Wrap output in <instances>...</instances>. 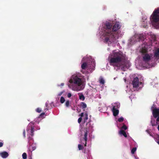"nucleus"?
I'll list each match as a JSON object with an SVG mask.
<instances>
[{
  "instance_id": "nucleus-7",
  "label": "nucleus",
  "mask_w": 159,
  "mask_h": 159,
  "mask_svg": "<svg viewBox=\"0 0 159 159\" xmlns=\"http://www.w3.org/2000/svg\"><path fill=\"white\" fill-rule=\"evenodd\" d=\"M151 19L152 21L155 22H157L159 20V8L155 9L153 14L151 16Z\"/></svg>"
},
{
  "instance_id": "nucleus-16",
  "label": "nucleus",
  "mask_w": 159,
  "mask_h": 159,
  "mask_svg": "<svg viewBox=\"0 0 159 159\" xmlns=\"http://www.w3.org/2000/svg\"><path fill=\"white\" fill-rule=\"evenodd\" d=\"M141 52L144 54H147V49L145 47L142 48L141 49Z\"/></svg>"
},
{
  "instance_id": "nucleus-12",
  "label": "nucleus",
  "mask_w": 159,
  "mask_h": 159,
  "mask_svg": "<svg viewBox=\"0 0 159 159\" xmlns=\"http://www.w3.org/2000/svg\"><path fill=\"white\" fill-rule=\"evenodd\" d=\"M152 114L155 118H157L159 116V109L154 108L152 111Z\"/></svg>"
},
{
  "instance_id": "nucleus-39",
  "label": "nucleus",
  "mask_w": 159,
  "mask_h": 159,
  "mask_svg": "<svg viewBox=\"0 0 159 159\" xmlns=\"http://www.w3.org/2000/svg\"><path fill=\"white\" fill-rule=\"evenodd\" d=\"M152 126H155L156 125L155 123H152Z\"/></svg>"
},
{
  "instance_id": "nucleus-5",
  "label": "nucleus",
  "mask_w": 159,
  "mask_h": 159,
  "mask_svg": "<svg viewBox=\"0 0 159 159\" xmlns=\"http://www.w3.org/2000/svg\"><path fill=\"white\" fill-rule=\"evenodd\" d=\"M121 26L119 22H116L113 26L111 30V33L113 34L115 37V41L118 38V30L120 28Z\"/></svg>"
},
{
  "instance_id": "nucleus-24",
  "label": "nucleus",
  "mask_w": 159,
  "mask_h": 159,
  "mask_svg": "<svg viewBox=\"0 0 159 159\" xmlns=\"http://www.w3.org/2000/svg\"><path fill=\"white\" fill-rule=\"evenodd\" d=\"M136 150V148L135 147L133 148L131 150V152L132 154H134Z\"/></svg>"
},
{
  "instance_id": "nucleus-15",
  "label": "nucleus",
  "mask_w": 159,
  "mask_h": 159,
  "mask_svg": "<svg viewBox=\"0 0 159 159\" xmlns=\"http://www.w3.org/2000/svg\"><path fill=\"white\" fill-rule=\"evenodd\" d=\"M154 57L156 58H158L159 57V48L155 50L154 55Z\"/></svg>"
},
{
  "instance_id": "nucleus-14",
  "label": "nucleus",
  "mask_w": 159,
  "mask_h": 159,
  "mask_svg": "<svg viewBox=\"0 0 159 159\" xmlns=\"http://www.w3.org/2000/svg\"><path fill=\"white\" fill-rule=\"evenodd\" d=\"M0 156L3 158H7L9 156V154L6 151H3L0 152Z\"/></svg>"
},
{
  "instance_id": "nucleus-40",
  "label": "nucleus",
  "mask_w": 159,
  "mask_h": 159,
  "mask_svg": "<svg viewBox=\"0 0 159 159\" xmlns=\"http://www.w3.org/2000/svg\"><path fill=\"white\" fill-rule=\"evenodd\" d=\"M46 106V107H48V104L47 103H46L45 104Z\"/></svg>"
},
{
  "instance_id": "nucleus-31",
  "label": "nucleus",
  "mask_w": 159,
  "mask_h": 159,
  "mask_svg": "<svg viewBox=\"0 0 159 159\" xmlns=\"http://www.w3.org/2000/svg\"><path fill=\"white\" fill-rule=\"evenodd\" d=\"M23 134L24 138L26 137L25 136V129H24L23 132Z\"/></svg>"
},
{
  "instance_id": "nucleus-28",
  "label": "nucleus",
  "mask_w": 159,
  "mask_h": 159,
  "mask_svg": "<svg viewBox=\"0 0 159 159\" xmlns=\"http://www.w3.org/2000/svg\"><path fill=\"white\" fill-rule=\"evenodd\" d=\"M70 104V102L69 100H67L66 101V103H65V105L66 107H68L69 106Z\"/></svg>"
},
{
  "instance_id": "nucleus-42",
  "label": "nucleus",
  "mask_w": 159,
  "mask_h": 159,
  "mask_svg": "<svg viewBox=\"0 0 159 159\" xmlns=\"http://www.w3.org/2000/svg\"><path fill=\"white\" fill-rule=\"evenodd\" d=\"M157 129H158V130L159 131V125H158V126Z\"/></svg>"
},
{
  "instance_id": "nucleus-30",
  "label": "nucleus",
  "mask_w": 159,
  "mask_h": 159,
  "mask_svg": "<svg viewBox=\"0 0 159 159\" xmlns=\"http://www.w3.org/2000/svg\"><path fill=\"white\" fill-rule=\"evenodd\" d=\"M45 114V113L44 112H43L39 116V118H42L43 117V116Z\"/></svg>"
},
{
  "instance_id": "nucleus-11",
  "label": "nucleus",
  "mask_w": 159,
  "mask_h": 159,
  "mask_svg": "<svg viewBox=\"0 0 159 159\" xmlns=\"http://www.w3.org/2000/svg\"><path fill=\"white\" fill-rule=\"evenodd\" d=\"M151 60V57L148 54H144L143 56V60L145 62L147 63L149 61Z\"/></svg>"
},
{
  "instance_id": "nucleus-34",
  "label": "nucleus",
  "mask_w": 159,
  "mask_h": 159,
  "mask_svg": "<svg viewBox=\"0 0 159 159\" xmlns=\"http://www.w3.org/2000/svg\"><path fill=\"white\" fill-rule=\"evenodd\" d=\"M143 36H141V35H140V36H139V39H142V38L143 37Z\"/></svg>"
},
{
  "instance_id": "nucleus-1",
  "label": "nucleus",
  "mask_w": 159,
  "mask_h": 159,
  "mask_svg": "<svg viewBox=\"0 0 159 159\" xmlns=\"http://www.w3.org/2000/svg\"><path fill=\"white\" fill-rule=\"evenodd\" d=\"M70 83L68 86L69 88L75 91L83 90L84 87L83 85V81L80 75L74 74L71 77L69 80Z\"/></svg>"
},
{
  "instance_id": "nucleus-20",
  "label": "nucleus",
  "mask_w": 159,
  "mask_h": 159,
  "mask_svg": "<svg viewBox=\"0 0 159 159\" xmlns=\"http://www.w3.org/2000/svg\"><path fill=\"white\" fill-rule=\"evenodd\" d=\"M81 106L82 108L84 109L87 107V105L84 102H82L81 103Z\"/></svg>"
},
{
  "instance_id": "nucleus-41",
  "label": "nucleus",
  "mask_w": 159,
  "mask_h": 159,
  "mask_svg": "<svg viewBox=\"0 0 159 159\" xmlns=\"http://www.w3.org/2000/svg\"><path fill=\"white\" fill-rule=\"evenodd\" d=\"M62 93H60L59 94H58V95L59 96H61V94H62Z\"/></svg>"
},
{
  "instance_id": "nucleus-47",
  "label": "nucleus",
  "mask_w": 159,
  "mask_h": 159,
  "mask_svg": "<svg viewBox=\"0 0 159 159\" xmlns=\"http://www.w3.org/2000/svg\"><path fill=\"white\" fill-rule=\"evenodd\" d=\"M157 142L159 144V141H158Z\"/></svg>"
},
{
  "instance_id": "nucleus-38",
  "label": "nucleus",
  "mask_w": 159,
  "mask_h": 159,
  "mask_svg": "<svg viewBox=\"0 0 159 159\" xmlns=\"http://www.w3.org/2000/svg\"><path fill=\"white\" fill-rule=\"evenodd\" d=\"M156 121L157 122H159V116L157 118Z\"/></svg>"
},
{
  "instance_id": "nucleus-36",
  "label": "nucleus",
  "mask_w": 159,
  "mask_h": 159,
  "mask_svg": "<svg viewBox=\"0 0 159 159\" xmlns=\"http://www.w3.org/2000/svg\"><path fill=\"white\" fill-rule=\"evenodd\" d=\"M83 115H84V113L83 112L82 113H81L80 115V116H81V117H83Z\"/></svg>"
},
{
  "instance_id": "nucleus-18",
  "label": "nucleus",
  "mask_w": 159,
  "mask_h": 159,
  "mask_svg": "<svg viewBox=\"0 0 159 159\" xmlns=\"http://www.w3.org/2000/svg\"><path fill=\"white\" fill-rule=\"evenodd\" d=\"M79 99L82 101H84L85 99V97L82 93H79Z\"/></svg>"
},
{
  "instance_id": "nucleus-10",
  "label": "nucleus",
  "mask_w": 159,
  "mask_h": 159,
  "mask_svg": "<svg viewBox=\"0 0 159 159\" xmlns=\"http://www.w3.org/2000/svg\"><path fill=\"white\" fill-rule=\"evenodd\" d=\"M120 107L119 105H117L116 107L114 106L113 107L112 109V111L113 112V115L115 116H116L119 114V111L116 108H119Z\"/></svg>"
},
{
  "instance_id": "nucleus-21",
  "label": "nucleus",
  "mask_w": 159,
  "mask_h": 159,
  "mask_svg": "<svg viewBox=\"0 0 159 159\" xmlns=\"http://www.w3.org/2000/svg\"><path fill=\"white\" fill-rule=\"evenodd\" d=\"M85 117L84 119V123L85 122H86L87 120L88 119V114L86 113L85 114Z\"/></svg>"
},
{
  "instance_id": "nucleus-3",
  "label": "nucleus",
  "mask_w": 159,
  "mask_h": 159,
  "mask_svg": "<svg viewBox=\"0 0 159 159\" xmlns=\"http://www.w3.org/2000/svg\"><path fill=\"white\" fill-rule=\"evenodd\" d=\"M112 25L109 22H106L104 26V28L105 29V32L104 33V41L105 43L108 42L111 43L115 41L114 35L111 32V27Z\"/></svg>"
},
{
  "instance_id": "nucleus-44",
  "label": "nucleus",
  "mask_w": 159,
  "mask_h": 159,
  "mask_svg": "<svg viewBox=\"0 0 159 159\" xmlns=\"http://www.w3.org/2000/svg\"><path fill=\"white\" fill-rule=\"evenodd\" d=\"M157 139L159 140V135H158L157 137Z\"/></svg>"
},
{
  "instance_id": "nucleus-4",
  "label": "nucleus",
  "mask_w": 159,
  "mask_h": 159,
  "mask_svg": "<svg viewBox=\"0 0 159 159\" xmlns=\"http://www.w3.org/2000/svg\"><path fill=\"white\" fill-rule=\"evenodd\" d=\"M34 123L33 121L31 122L28 125L27 127L26 131L28 132V143L29 144H30L33 143V139L32 137L34 135V133L35 131Z\"/></svg>"
},
{
  "instance_id": "nucleus-2",
  "label": "nucleus",
  "mask_w": 159,
  "mask_h": 159,
  "mask_svg": "<svg viewBox=\"0 0 159 159\" xmlns=\"http://www.w3.org/2000/svg\"><path fill=\"white\" fill-rule=\"evenodd\" d=\"M124 59L122 52L113 51L110 57H108L110 65L114 67H120L122 65L121 62Z\"/></svg>"
},
{
  "instance_id": "nucleus-37",
  "label": "nucleus",
  "mask_w": 159,
  "mask_h": 159,
  "mask_svg": "<svg viewBox=\"0 0 159 159\" xmlns=\"http://www.w3.org/2000/svg\"><path fill=\"white\" fill-rule=\"evenodd\" d=\"M143 27L144 28H146L147 27V25H143Z\"/></svg>"
},
{
  "instance_id": "nucleus-17",
  "label": "nucleus",
  "mask_w": 159,
  "mask_h": 159,
  "mask_svg": "<svg viewBox=\"0 0 159 159\" xmlns=\"http://www.w3.org/2000/svg\"><path fill=\"white\" fill-rule=\"evenodd\" d=\"M119 134L123 135L125 137H127V135L125 131L123 130H120L119 132Z\"/></svg>"
},
{
  "instance_id": "nucleus-22",
  "label": "nucleus",
  "mask_w": 159,
  "mask_h": 159,
  "mask_svg": "<svg viewBox=\"0 0 159 159\" xmlns=\"http://www.w3.org/2000/svg\"><path fill=\"white\" fill-rule=\"evenodd\" d=\"M65 98L63 97H61L60 99V102L61 103H63L65 101Z\"/></svg>"
},
{
  "instance_id": "nucleus-29",
  "label": "nucleus",
  "mask_w": 159,
  "mask_h": 159,
  "mask_svg": "<svg viewBox=\"0 0 159 159\" xmlns=\"http://www.w3.org/2000/svg\"><path fill=\"white\" fill-rule=\"evenodd\" d=\"M36 111L38 113H40L41 111V110L40 108H38L36 109Z\"/></svg>"
},
{
  "instance_id": "nucleus-46",
  "label": "nucleus",
  "mask_w": 159,
  "mask_h": 159,
  "mask_svg": "<svg viewBox=\"0 0 159 159\" xmlns=\"http://www.w3.org/2000/svg\"><path fill=\"white\" fill-rule=\"evenodd\" d=\"M45 109L48 110V108H46Z\"/></svg>"
},
{
  "instance_id": "nucleus-32",
  "label": "nucleus",
  "mask_w": 159,
  "mask_h": 159,
  "mask_svg": "<svg viewBox=\"0 0 159 159\" xmlns=\"http://www.w3.org/2000/svg\"><path fill=\"white\" fill-rule=\"evenodd\" d=\"M82 117H80L78 119V122L79 123H80L81 122V121H82Z\"/></svg>"
},
{
  "instance_id": "nucleus-27",
  "label": "nucleus",
  "mask_w": 159,
  "mask_h": 159,
  "mask_svg": "<svg viewBox=\"0 0 159 159\" xmlns=\"http://www.w3.org/2000/svg\"><path fill=\"white\" fill-rule=\"evenodd\" d=\"M122 129H124V130H126L127 129V127L125 124H123V126L121 127Z\"/></svg>"
},
{
  "instance_id": "nucleus-23",
  "label": "nucleus",
  "mask_w": 159,
  "mask_h": 159,
  "mask_svg": "<svg viewBox=\"0 0 159 159\" xmlns=\"http://www.w3.org/2000/svg\"><path fill=\"white\" fill-rule=\"evenodd\" d=\"M22 157L23 159H26L27 158V154L26 153H23L22 155Z\"/></svg>"
},
{
  "instance_id": "nucleus-26",
  "label": "nucleus",
  "mask_w": 159,
  "mask_h": 159,
  "mask_svg": "<svg viewBox=\"0 0 159 159\" xmlns=\"http://www.w3.org/2000/svg\"><path fill=\"white\" fill-rule=\"evenodd\" d=\"M78 147L79 150H81L83 148V147L81 144H79Z\"/></svg>"
},
{
  "instance_id": "nucleus-9",
  "label": "nucleus",
  "mask_w": 159,
  "mask_h": 159,
  "mask_svg": "<svg viewBox=\"0 0 159 159\" xmlns=\"http://www.w3.org/2000/svg\"><path fill=\"white\" fill-rule=\"evenodd\" d=\"M139 79L137 77L134 79L132 83L134 88H137L139 86Z\"/></svg>"
},
{
  "instance_id": "nucleus-8",
  "label": "nucleus",
  "mask_w": 159,
  "mask_h": 159,
  "mask_svg": "<svg viewBox=\"0 0 159 159\" xmlns=\"http://www.w3.org/2000/svg\"><path fill=\"white\" fill-rule=\"evenodd\" d=\"M90 64L92 66L89 67V65H88L87 63L84 62L81 65V68L82 69L85 70L86 68L87 67H88L90 69L93 70L95 66L94 62L93 61H91Z\"/></svg>"
},
{
  "instance_id": "nucleus-33",
  "label": "nucleus",
  "mask_w": 159,
  "mask_h": 159,
  "mask_svg": "<svg viewBox=\"0 0 159 159\" xmlns=\"http://www.w3.org/2000/svg\"><path fill=\"white\" fill-rule=\"evenodd\" d=\"M3 145V143L2 142H0V147H2Z\"/></svg>"
},
{
  "instance_id": "nucleus-13",
  "label": "nucleus",
  "mask_w": 159,
  "mask_h": 159,
  "mask_svg": "<svg viewBox=\"0 0 159 159\" xmlns=\"http://www.w3.org/2000/svg\"><path fill=\"white\" fill-rule=\"evenodd\" d=\"M36 148V146L35 144H29V146L28 147V149L29 150L32 152V151L34 150Z\"/></svg>"
},
{
  "instance_id": "nucleus-19",
  "label": "nucleus",
  "mask_w": 159,
  "mask_h": 159,
  "mask_svg": "<svg viewBox=\"0 0 159 159\" xmlns=\"http://www.w3.org/2000/svg\"><path fill=\"white\" fill-rule=\"evenodd\" d=\"M100 83L102 85L104 84L105 83V81L102 78H100L99 80Z\"/></svg>"
},
{
  "instance_id": "nucleus-48",
  "label": "nucleus",
  "mask_w": 159,
  "mask_h": 159,
  "mask_svg": "<svg viewBox=\"0 0 159 159\" xmlns=\"http://www.w3.org/2000/svg\"><path fill=\"white\" fill-rule=\"evenodd\" d=\"M143 22H144V24L145 23V21H144Z\"/></svg>"
},
{
  "instance_id": "nucleus-25",
  "label": "nucleus",
  "mask_w": 159,
  "mask_h": 159,
  "mask_svg": "<svg viewBox=\"0 0 159 159\" xmlns=\"http://www.w3.org/2000/svg\"><path fill=\"white\" fill-rule=\"evenodd\" d=\"M124 120V118L123 117H121L120 118H118V121L119 122H122Z\"/></svg>"
},
{
  "instance_id": "nucleus-45",
  "label": "nucleus",
  "mask_w": 159,
  "mask_h": 159,
  "mask_svg": "<svg viewBox=\"0 0 159 159\" xmlns=\"http://www.w3.org/2000/svg\"><path fill=\"white\" fill-rule=\"evenodd\" d=\"M29 159H32V158L31 157H30L29 158Z\"/></svg>"
},
{
  "instance_id": "nucleus-6",
  "label": "nucleus",
  "mask_w": 159,
  "mask_h": 159,
  "mask_svg": "<svg viewBox=\"0 0 159 159\" xmlns=\"http://www.w3.org/2000/svg\"><path fill=\"white\" fill-rule=\"evenodd\" d=\"M90 125V123L89 122H88L86 124V127L84 128V134L83 135V138L85 140V143L84 146L86 147V144L87 143V136L88 135V129H89L90 128H92V127Z\"/></svg>"
},
{
  "instance_id": "nucleus-43",
  "label": "nucleus",
  "mask_w": 159,
  "mask_h": 159,
  "mask_svg": "<svg viewBox=\"0 0 159 159\" xmlns=\"http://www.w3.org/2000/svg\"><path fill=\"white\" fill-rule=\"evenodd\" d=\"M64 85V83H61V86H63V85Z\"/></svg>"
},
{
  "instance_id": "nucleus-35",
  "label": "nucleus",
  "mask_w": 159,
  "mask_h": 159,
  "mask_svg": "<svg viewBox=\"0 0 159 159\" xmlns=\"http://www.w3.org/2000/svg\"><path fill=\"white\" fill-rule=\"evenodd\" d=\"M71 96V94L70 93H69L68 94V97L70 98Z\"/></svg>"
}]
</instances>
